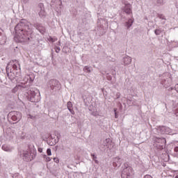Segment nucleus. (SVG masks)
<instances>
[{
    "label": "nucleus",
    "instance_id": "obj_1",
    "mask_svg": "<svg viewBox=\"0 0 178 178\" xmlns=\"http://www.w3.org/2000/svg\"><path fill=\"white\" fill-rule=\"evenodd\" d=\"M15 35L14 40L16 42H27L30 40L29 35L31 34V29L29 25H26L23 22L19 23L15 26Z\"/></svg>",
    "mask_w": 178,
    "mask_h": 178
},
{
    "label": "nucleus",
    "instance_id": "obj_2",
    "mask_svg": "<svg viewBox=\"0 0 178 178\" xmlns=\"http://www.w3.org/2000/svg\"><path fill=\"white\" fill-rule=\"evenodd\" d=\"M124 168L121 174L122 178H131L133 175H134V170L131 166H129V164L124 163Z\"/></svg>",
    "mask_w": 178,
    "mask_h": 178
},
{
    "label": "nucleus",
    "instance_id": "obj_3",
    "mask_svg": "<svg viewBox=\"0 0 178 178\" xmlns=\"http://www.w3.org/2000/svg\"><path fill=\"white\" fill-rule=\"evenodd\" d=\"M35 158V154L32 152H29L27 151H24L23 152V159L26 162H30V161H33Z\"/></svg>",
    "mask_w": 178,
    "mask_h": 178
},
{
    "label": "nucleus",
    "instance_id": "obj_4",
    "mask_svg": "<svg viewBox=\"0 0 178 178\" xmlns=\"http://www.w3.org/2000/svg\"><path fill=\"white\" fill-rule=\"evenodd\" d=\"M10 116H11L12 120L14 122H19L22 119V113L17 111H13L10 113Z\"/></svg>",
    "mask_w": 178,
    "mask_h": 178
},
{
    "label": "nucleus",
    "instance_id": "obj_5",
    "mask_svg": "<svg viewBox=\"0 0 178 178\" xmlns=\"http://www.w3.org/2000/svg\"><path fill=\"white\" fill-rule=\"evenodd\" d=\"M124 12L126 13L127 15H131L133 13V12L131 11V4H126L124 8Z\"/></svg>",
    "mask_w": 178,
    "mask_h": 178
},
{
    "label": "nucleus",
    "instance_id": "obj_6",
    "mask_svg": "<svg viewBox=\"0 0 178 178\" xmlns=\"http://www.w3.org/2000/svg\"><path fill=\"white\" fill-rule=\"evenodd\" d=\"M67 109L71 112L72 115H74V111H73V105L71 102L67 103Z\"/></svg>",
    "mask_w": 178,
    "mask_h": 178
},
{
    "label": "nucleus",
    "instance_id": "obj_7",
    "mask_svg": "<svg viewBox=\"0 0 178 178\" xmlns=\"http://www.w3.org/2000/svg\"><path fill=\"white\" fill-rule=\"evenodd\" d=\"M133 23H134V19H130L128 20V22H127V29H129V27H131Z\"/></svg>",
    "mask_w": 178,
    "mask_h": 178
},
{
    "label": "nucleus",
    "instance_id": "obj_8",
    "mask_svg": "<svg viewBox=\"0 0 178 178\" xmlns=\"http://www.w3.org/2000/svg\"><path fill=\"white\" fill-rule=\"evenodd\" d=\"M37 30H38L41 34H44V33H45V28L43 26L37 27Z\"/></svg>",
    "mask_w": 178,
    "mask_h": 178
},
{
    "label": "nucleus",
    "instance_id": "obj_9",
    "mask_svg": "<svg viewBox=\"0 0 178 178\" xmlns=\"http://www.w3.org/2000/svg\"><path fill=\"white\" fill-rule=\"evenodd\" d=\"M56 83H58V81H56V80L52 79V80L49 81V84L51 86V88H54V84H56Z\"/></svg>",
    "mask_w": 178,
    "mask_h": 178
},
{
    "label": "nucleus",
    "instance_id": "obj_10",
    "mask_svg": "<svg viewBox=\"0 0 178 178\" xmlns=\"http://www.w3.org/2000/svg\"><path fill=\"white\" fill-rule=\"evenodd\" d=\"M124 63L126 65H129V63H131V58L130 57H127L124 58Z\"/></svg>",
    "mask_w": 178,
    "mask_h": 178
},
{
    "label": "nucleus",
    "instance_id": "obj_11",
    "mask_svg": "<svg viewBox=\"0 0 178 178\" xmlns=\"http://www.w3.org/2000/svg\"><path fill=\"white\" fill-rule=\"evenodd\" d=\"M17 66H20V64L15 60V63L13 65L14 70H17Z\"/></svg>",
    "mask_w": 178,
    "mask_h": 178
},
{
    "label": "nucleus",
    "instance_id": "obj_12",
    "mask_svg": "<svg viewBox=\"0 0 178 178\" xmlns=\"http://www.w3.org/2000/svg\"><path fill=\"white\" fill-rule=\"evenodd\" d=\"M49 41L50 42H55V41H58V39L57 38H52V37H49L48 38Z\"/></svg>",
    "mask_w": 178,
    "mask_h": 178
},
{
    "label": "nucleus",
    "instance_id": "obj_13",
    "mask_svg": "<svg viewBox=\"0 0 178 178\" xmlns=\"http://www.w3.org/2000/svg\"><path fill=\"white\" fill-rule=\"evenodd\" d=\"M83 70L86 73H90L91 72V70H90V67H88V66L84 67Z\"/></svg>",
    "mask_w": 178,
    "mask_h": 178
},
{
    "label": "nucleus",
    "instance_id": "obj_14",
    "mask_svg": "<svg viewBox=\"0 0 178 178\" xmlns=\"http://www.w3.org/2000/svg\"><path fill=\"white\" fill-rule=\"evenodd\" d=\"M154 33L156 35H159V34H161V33H162V31H161L160 29H156L154 31Z\"/></svg>",
    "mask_w": 178,
    "mask_h": 178
},
{
    "label": "nucleus",
    "instance_id": "obj_15",
    "mask_svg": "<svg viewBox=\"0 0 178 178\" xmlns=\"http://www.w3.org/2000/svg\"><path fill=\"white\" fill-rule=\"evenodd\" d=\"M2 149H3V151H9V147L7 145H3L2 146Z\"/></svg>",
    "mask_w": 178,
    "mask_h": 178
},
{
    "label": "nucleus",
    "instance_id": "obj_16",
    "mask_svg": "<svg viewBox=\"0 0 178 178\" xmlns=\"http://www.w3.org/2000/svg\"><path fill=\"white\" fill-rule=\"evenodd\" d=\"M47 154L49 156H51V155H52V152H51V149H47Z\"/></svg>",
    "mask_w": 178,
    "mask_h": 178
},
{
    "label": "nucleus",
    "instance_id": "obj_17",
    "mask_svg": "<svg viewBox=\"0 0 178 178\" xmlns=\"http://www.w3.org/2000/svg\"><path fill=\"white\" fill-rule=\"evenodd\" d=\"M106 143L107 144H111V143H112V140H111V138H107L106 139Z\"/></svg>",
    "mask_w": 178,
    "mask_h": 178
},
{
    "label": "nucleus",
    "instance_id": "obj_18",
    "mask_svg": "<svg viewBox=\"0 0 178 178\" xmlns=\"http://www.w3.org/2000/svg\"><path fill=\"white\" fill-rule=\"evenodd\" d=\"M157 3L162 5L163 3V0H157Z\"/></svg>",
    "mask_w": 178,
    "mask_h": 178
},
{
    "label": "nucleus",
    "instance_id": "obj_19",
    "mask_svg": "<svg viewBox=\"0 0 178 178\" xmlns=\"http://www.w3.org/2000/svg\"><path fill=\"white\" fill-rule=\"evenodd\" d=\"M116 111H117V109L114 108L115 117V119H118V113H116Z\"/></svg>",
    "mask_w": 178,
    "mask_h": 178
},
{
    "label": "nucleus",
    "instance_id": "obj_20",
    "mask_svg": "<svg viewBox=\"0 0 178 178\" xmlns=\"http://www.w3.org/2000/svg\"><path fill=\"white\" fill-rule=\"evenodd\" d=\"M176 91L178 92V84L175 85V87Z\"/></svg>",
    "mask_w": 178,
    "mask_h": 178
},
{
    "label": "nucleus",
    "instance_id": "obj_21",
    "mask_svg": "<svg viewBox=\"0 0 178 178\" xmlns=\"http://www.w3.org/2000/svg\"><path fill=\"white\" fill-rule=\"evenodd\" d=\"M91 156H92L93 160L97 159V156H96L95 155H94V154H91Z\"/></svg>",
    "mask_w": 178,
    "mask_h": 178
},
{
    "label": "nucleus",
    "instance_id": "obj_22",
    "mask_svg": "<svg viewBox=\"0 0 178 178\" xmlns=\"http://www.w3.org/2000/svg\"><path fill=\"white\" fill-rule=\"evenodd\" d=\"M46 161H47V162H49L51 161V158L47 157L46 158Z\"/></svg>",
    "mask_w": 178,
    "mask_h": 178
},
{
    "label": "nucleus",
    "instance_id": "obj_23",
    "mask_svg": "<svg viewBox=\"0 0 178 178\" xmlns=\"http://www.w3.org/2000/svg\"><path fill=\"white\" fill-rule=\"evenodd\" d=\"M59 51H60V49L59 48H57L56 50V52H59Z\"/></svg>",
    "mask_w": 178,
    "mask_h": 178
},
{
    "label": "nucleus",
    "instance_id": "obj_24",
    "mask_svg": "<svg viewBox=\"0 0 178 178\" xmlns=\"http://www.w3.org/2000/svg\"><path fill=\"white\" fill-rule=\"evenodd\" d=\"M94 161H95V163H99L98 160H97V159H95Z\"/></svg>",
    "mask_w": 178,
    "mask_h": 178
},
{
    "label": "nucleus",
    "instance_id": "obj_25",
    "mask_svg": "<svg viewBox=\"0 0 178 178\" xmlns=\"http://www.w3.org/2000/svg\"><path fill=\"white\" fill-rule=\"evenodd\" d=\"M106 145H107V147H109V144H107Z\"/></svg>",
    "mask_w": 178,
    "mask_h": 178
},
{
    "label": "nucleus",
    "instance_id": "obj_26",
    "mask_svg": "<svg viewBox=\"0 0 178 178\" xmlns=\"http://www.w3.org/2000/svg\"><path fill=\"white\" fill-rule=\"evenodd\" d=\"M175 178H178V175L175 177Z\"/></svg>",
    "mask_w": 178,
    "mask_h": 178
},
{
    "label": "nucleus",
    "instance_id": "obj_27",
    "mask_svg": "<svg viewBox=\"0 0 178 178\" xmlns=\"http://www.w3.org/2000/svg\"><path fill=\"white\" fill-rule=\"evenodd\" d=\"M40 151V152H41V150H39Z\"/></svg>",
    "mask_w": 178,
    "mask_h": 178
},
{
    "label": "nucleus",
    "instance_id": "obj_28",
    "mask_svg": "<svg viewBox=\"0 0 178 178\" xmlns=\"http://www.w3.org/2000/svg\"><path fill=\"white\" fill-rule=\"evenodd\" d=\"M40 151V152H41V150H39Z\"/></svg>",
    "mask_w": 178,
    "mask_h": 178
},
{
    "label": "nucleus",
    "instance_id": "obj_29",
    "mask_svg": "<svg viewBox=\"0 0 178 178\" xmlns=\"http://www.w3.org/2000/svg\"><path fill=\"white\" fill-rule=\"evenodd\" d=\"M40 151V152H41V150H39Z\"/></svg>",
    "mask_w": 178,
    "mask_h": 178
}]
</instances>
